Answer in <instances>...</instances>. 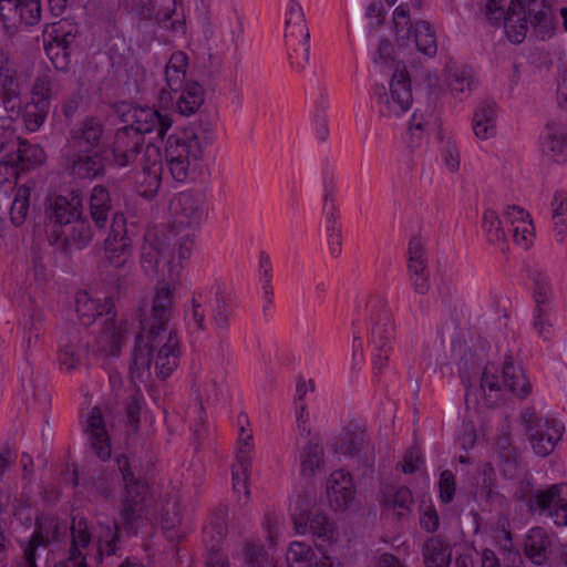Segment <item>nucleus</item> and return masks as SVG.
<instances>
[{"mask_svg":"<svg viewBox=\"0 0 567 567\" xmlns=\"http://www.w3.org/2000/svg\"><path fill=\"white\" fill-rule=\"evenodd\" d=\"M194 239L189 235L177 236L171 229H148L141 247L140 264L150 278L177 280L185 262L190 258Z\"/></svg>","mask_w":567,"mask_h":567,"instance_id":"f257e3e1","label":"nucleus"},{"mask_svg":"<svg viewBox=\"0 0 567 567\" xmlns=\"http://www.w3.org/2000/svg\"><path fill=\"white\" fill-rule=\"evenodd\" d=\"M181 355L179 339L173 329L140 331L132 353V377L144 381L154 367L155 374L166 379L178 368Z\"/></svg>","mask_w":567,"mask_h":567,"instance_id":"f03ea898","label":"nucleus"},{"mask_svg":"<svg viewBox=\"0 0 567 567\" xmlns=\"http://www.w3.org/2000/svg\"><path fill=\"white\" fill-rule=\"evenodd\" d=\"M214 142L209 121H198L169 135L165 143V164L174 181L185 183L197 169L204 153Z\"/></svg>","mask_w":567,"mask_h":567,"instance_id":"7ed1b4c3","label":"nucleus"},{"mask_svg":"<svg viewBox=\"0 0 567 567\" xmlns=\"http://www.w3.org/2000/svg\"><path fill=\"white\" fill-rule=\"evenodd\" d=\"M528 22L540 39L549 38L554 29L550 7L545 0H527L526 3L511 0L502 24L508 40L515 44L522 43L528 31Z\"/></svg>","mask_w":567,"mask_h":567,"instance_id":"20e7f679","label":"nucleus"},{"mask_svg":"<svg viewBox=\"0 0 567 567\" xmlns=\"http://www.w3.org/2000/svg\"><path fill=\"white\" fill-rule=\"evenodd\" d=\"M514 498L525 504L532 514L547 516L558 527L567 526V484H553L544 489L535 488L532 478L518 482Z\"/></svg>","mask_w":567,"mask_h":567,"instance_id":"39448f33","label":"nucleus"},{"mask_svg":"<svg viewBox=\"0 0 567 567\" xmlns=\"http://www.w3.org/2000/svg\"><path fill=\"white\" fill-rule=\"evenodd\" d=\"M115 461L124 485L120 511L121 527L128 536H136L144 522L148 487L145 481L134 475L127 456L118 455Z\"/></svg>","mask_w":567,"mask_h":567,"instance_id":"423d86ee","label":"nucleus"},{"mask_svg":"<svg viewBox=\"0 0 567 567\" xmlns=\"http://www.w3.org/2000/svg\"><path fill=\"white\" fill-rule=\"evenodd\" d=\"M133 252V243L126 229L124 215H114L111 230L104 240V265L112 268L109 272L110 284L118 291L131 284V268L128 265Z\"/></svg>","mask_w":567,"mask_h":567,"instance_id":"0eeeda50","label":"nucleus"},{"mask_svg":"<svg viewBox=\"0 0 567 567\" xmlns=\"http://www.w3.org/2000/svg\"><path fill=\"white\" fill-rule=\"evenodd\" d=\"M111 163L118 168H138L143 162L158 159L159 150L152 143L145 144L132 127H121L116 131L111 147Z\"/></svg>","mask_w":567,"mask_h":567,"instance_id":"6e6552de","label":"nucleus"},{"mask_svg":"<svg viewBox=\"0 0 567 567\" xmlns=\"http://www.w3.org/2000/svg\"><path fill=\"white\" fill-rule=\"evenodd\" d=\"M393 23L399 47L408 48L414 43L420 53L429 58L435 56L437 43L431 25L426 21L412 24L408 3H401L395 8Z\"/></svg>","mask_w":567,"mask_h":567,"instance_id":"1a4fd4ad","label":"nucleus"},{"mask_svg":"<svg viewBox=\"0 0 567 567\" xmlns=\"http://www.w3.org/2000/svg\"><path fill=\"white\" fill-rule=\"evenodd\" d=\"M374 94L379 114L386 118H398L412 105L411 80L405 65H396L390 81V91L384 85H375Z\"/></svg>","mask_w":567,"mask_h":567,"instance_id":"9d476101","label":"nucleus"},{"mask_svg":"<svg viewBox=\"0 0 567 567\" xmlns=\"http://www.w3.org/2000/svg\"><path fill=\"white\" fill-rule=\"evenodd\" d=\"M243 35L244 27L239 19H237L235 23L223 29L217 39H214L213 27L209 24L205 27L204 37L207 41L206 70L210 79H217L223 74L226 53L231 50L235 52L238 50Z\"/></svg>","mask_w":567,"mask_h":567,"instance_id":"9b49d317","label":"nucleus"},{"mask_svg":"<svg viewBox=\"0 0 567 567\" xmlns=\"http://www.w3.org/2000/svg\"><path fill=\"white\" fill-rule=\"evenodd\" d=\"M364 312L370 320L369 346L374 351L390 352L395 338V326L388 300L380 295L370 296Z\"/></svg>","mask_w":567,"mask_h":567,"instance_id":"f8f14e48","label":"nucleus"},{"mask_svg":"<svg viewBox=\"0 0 567 567\" xmlns=\"http://www.w3.org/2000/svg\"><path fill=\"white\" fill-rule=\"evenodd\" d=\"M522 419L533 451L539 456L549 455L563 436V423L555 419L538 417L532 409H525Z\"/></svg>","mask_w":567,"mask_h":567,"instance_id":"ddd939ff","label":"nucleus"},{"mask_svg":"<svg viewBox=\"0 0 567 567\" xmlns=\"http://www.w3.org/2000/svg\"><path fill=\"white\" fill-rule=\"evenodd\" d=\"M481 388L489 392H499L508 390L519 399L528 396L532 390V384L528 381L523 368L515 364L512 358H506L502 369V381L496 374L494 367L486 365L481 380Z\"/></svg>","mask_w":567,"mask_h":567,"instance_id":"4468645a","label":"nucleus"},{"mask_svg":"<svg viewBox=\"0 0 567 567\" xmlns=\"http://www.w3.org/2000/svg\"><path fill=\"white\" fill-rule=\"evenodd\" d=\"M87 549L83 550L81 567H100L103 558L116 555L120 550V527L116 522H97Z\"/></svg>","mask_w":567,"mask_h":567,"instance_id":"2eb2a0df","label":"nucleus"},{"mask_svg":"<svg viewBox=\"0 0 567 567\" xmlns=\"http://www.w3.org/2000/svg\"><path fill=\"white\" fill-rule=\"evenodd\" d=\"M40 19V0H0V23L9 37L16 34L20 25H34Z\"/></svg>","mask_w":567,"mask_h":567,"instance_id":"dca6fc26","label":"nucleus"},{"mask_svg":"<svg viewBox=\"0 0 567 567\" xmlns=\"http://www.w3.org/2000/svg\"><path fill=\"white\" fill-rule=\"evenodd\" d=\"M89 341L82 331L69 327L58 340L56 361L61 371L72 373L83 365L89 353Z\"/></svg>","mask_w":567,"mask_h":567,"instance_id":"f3484780","label":"nucleus"},{"mask_svg":"<svg viewBox=\"0 0 567 567\" xmlns=\"http://www.w3.org/2000/svg\"><path fill=\"white\" fill-rule=\"evenodd\" d=\"M171 212L177 225L197 228L207 217L206 196L202 192H182L172 199Z\"/></svg>","mask_w":567,"mask_h":567,"instance_id":"a211bd4d","label":"nucleus"},{"mask_svg":"<svg viewBox=\"0 0 567 567\" xmlns=\"http://www.w3.org/2000/svg\"><path fill=\"white\" fill-rule=\"evenodd\" d=\"M174 305V288L169 282H161L155 291L150 316L138 315L140 331L169 329Z\"/></svg>","mask_w":567,"mask_h":567,"instance_id":"6ab92c4d","label":"nucleus"},{"mask_svg":"<svg viewBox=\"0 0 567 567\" xmlns=\"http://www.w3.org/2000/svg\"><path fill=\"white\" fill-rule=\"evenodd\" d=\"M131 328L132 324L124 318L117 319L116 313L105 318L95 339L93 351L105 357H117Z\"/></svg>","mask_w":567,"mask_h":567,"instance_id":"aec40b11","label":"nucleus"},{"mask_svg":"<svg viewBox=\"0 0 567 567\" xmlns=\"http://www.w3.org/2000/svg\"><path fill=\"white\" fill-rule=\"evenodd\" d=\"M542 154L550 162L564 164L567 161V123L549 121L540 135Z\"/></svg>","mask_w":567,"mask_h":567,"instance_id":"412c9836","label":"nucleus"},{"mask_svg":"<svg viewBox=\"0 0 567 567\" xmlns=\"http://www.w3.org/2000/svg\"><path fill=\"white\" fill-rule=\"evenodd\" d=\"M82 215V197L80 192L72 190L68 195L53 197L47 209V217L54 225L65 229Z\"/></svg>","mask_w":567,"mask_h":567,"instance_id":"4be33fe9","label":"nucleus"},{"mask_svg":"<svg viewBox=\"0 0 567 567\" xmlns=\"http://www.w3.org/2000/svg\"><path fill=\"white\" fill-rule=\"evenodd\" d=\"M89 213L95 226V229L103 231L110 228L114 220V215H123L122 213L114 212L111 194L106 186L95 185L91 189L89 198Z\"/></svg>","mask_w":567,"mask_h":567,"instance_id":"5701e85b","label":"nucleus"},{"mask_svg":"<svg viewBox=\"0 0 567 567\" xmlns=\"http://www.w3.org/2000/svg\"><path fill=\"white\" fill-rule=\"evenodd\" d=\"M64 158L65 169L75 178L94 179L104 175V164L99 153L68 150Z\"/></svg>","mask_w":567,"mask_h":567,"instance_id":"b1692460","label":"nucleus"},{"mask_svg":"<svg viewBox=\"0 0 567 567\" xmlns=\"http://www.w3.org/2000/svg\"><path fill=\"white\" fill-rule=\"evenodd\" d=\"M172 124L173 121L167 114L151 107H140L134 110L132 124L125 127H132L141 137L155 133L156 137L162 140Z\"/></svg>","mask_w":567,"mask_h":567,"instance_id":"393cba45","label":"nucleus"},{"mask_svg":"<svg viewBox=\"0 0 567 567\" xmlns=\"http://www.w3.org/2000/svg\"><path fill=\"white\" fill-rule=\"evenodd\" d=\"M555 540V536L545 528L533 527L525 536L524 554L534 565H545L554 551Z\"/></svg>","mask_w":567,"mask_h":567,"instance_id":"a878e982","label":"nucleus"},{"mask_svg":"<svg viewBox=\"0 0 567 567\" xmlns=\"http://www.w3.org/2000/svg\"><path fill=\"white\" fill-rule=\"evenodd\" d=\"M84 432L87 434L90 447L101 460L106 461L111 457L110 437L105 429V421L99 406H94L86 419Z\"/></svg>","mask_w":567,"mask_h":567,"instance_id":"bb28decb","label":"nucleus"},{"mask_svg":"<svg viewBox=\"0 0 567 567\" xmlns=\"http://www.w3.org/2000/svg\"><path fill=\"white\" fill-rule=\"evenodd\" d=\"M75 311L81 324L89 327L100 317L110 318L115 315L111 297L103 300L91 297L86 291H80L75 297Z\"/></svg>","mask_w":567,"mask_h":567,"instance_id":"cd10ccee","label":"nucleus"},{"mask_svg":"<svg viewBox=\"0 0 567 567\" xmlns=\"http://www.w3.org/2000/svg\"><path fill=\"white\" fill-rule=\"evenodd\" d=\"M327 496L330 506L336 511L347 508L354 497L350 473L342 470L331 473L327 481Z\"/></svg>","mask_w":567,"mask_h":567,"instance_id":"c85d7f7f","label":"nucleus"},{"mask_svg":"<svg viewBox=\"0 0 567 567\" xmlns=\"http://www.w3.org/2000/svg\"><path fill=\"white\" fill-rule=\"evenodd\" d=\"M103 134L102 124L94 120L89 118L84 121L80 127L73 128L68 141V150L96 153L94 148L100 144Z\"/></svg>","mask_w":567,"mask_h":567,"instance_id":"c756f323","label":"nucleus"},{"mask_svg":"<svg viewBox=\"0 0 567 567\" xmlns=\"http://www.w3.org/2000/svg\"><path fill=\"white\" fill-rule=\"evenodd\" d=\"M162 164L158 159L143 162L136 169L134 179L137 193L146 199L156 196L161 186Z\"/></svg>","mask_w":567,"mask_h":567,"instance_id":"7c9ffc66","label":"nucleus"},{"mask_svg":"<svg viewBox=\"0 0 567 567\" xmlns=\"http://www.w3.org/2000/svg\"><path fill=\"white\" fill-rule=\"evenodd\" d=\"M321 557L317 558L311 546L303 542H292L287 550L288 567H332L330 557L318 546Z\"/></svg>","mask_w":567,"mask_h":567,"instance_id":"2f4dec72","label":"nucleus"},{"mask_svg":"<svg viewBox=\"0 0 567 567\" xmlns=\"http://www.w3.org/2000/svg\"><path fill=\"white\" fill-rule=\"evenodd\" d=\"M380 504L388 511H393L398 518L406 516L413 505V495L403 485H385L381 491Z\"/></svg>","mask_w":567,"mask_h":567,"instance_id":"473e14b6","label":"nucleus"},{"mask_svg":"<svg viewBox=\"0 0 567 567\" xmlns=\"http://www.w3.org/2000/svg\"><path fill=\"white\" fill-rule=\"evenodd\" d=\"M425 567H449L452 560V544L443 536H432L422 546Z\"/></svg>","mask_w":567,"mask_h":567,"instance_id":"72a5a7b5","label":"nucleus"},{"mask_svg":"<svg viewBox=\"0 0 567 567\" xmlns=\"http://www.w3.org/2000/svg\"><path fill=\"white\" fill-rule=\"evenodd\" d=\"M175 110L183 116L195 114L205 101V90L197 81H186L178 90Z\"/></svg>","mask_w":567,"mask_h":567,"instance_id":"f704fd0d","label":"nucleus"},{"mask_svg":"<svg viewBox=\"0 0 567 567\" xmlns=\"http://www.w3.org/2000/svg\"><path fill=\"white\" fill-rule=\"evenodd\" d=\"M497 105L493 101L481 102L473 114V131L477 138L487 140L496 135Z\"/></svg>","mask_w":567,"mask_h":567,"instance_id":"c9c22d12","label":"nucleus"},{"mask_svg":"<svg viewBox=\"0 0 567 567\" xmlns=\"http://www.w3.org/2000/svg\"><path fill=\"white\" fill-rule=\"evenodd\" d=\"M96 233L95 226H91L90 221L82 216L61 230L59 236L63 237L64 244L71 249H83L90 245Z\"/></svg>","mask_w":567,"mask_h":567,"instance_id":"e433bc0d","label":"nucleus"},{"mask_svg":"<svg viewBox=\"0 0 567 567\" xmlns=\"http://www.w3.org/2000/svg\"><path fill=\"white\" fill-rule=\"evenodd\" d=\"M227 535L226 512L214 513L203 529V542L206 551H221V545Z\"/></svg>","mask_w":567,"mask_h":567,"instance_id":"4c0bfd02","label":"nucleus"},{"mask_svg":"<svg viewBox=\"0 0 567 567\" xmlns=\"http://www.w3.org/2000/svg\"><path fill=\"white\" fill-rule=\"evenodd\" d=\"M286 39H300V41L309 42L310 32L307 27L305 13L299 2L291 0L287 7L286 13Z\"/></svg>","mask_w":567,"mask_h":567,"instance_id":"58836bf2","label":"nucleus"},{"mask_svg":"<svg viewBox=\"0 0 567 567\" xmlns=\"http://www.w3.org/2000/svg\"><path fill=\"white\" fill-rule=\"evenodd\" d=\"M292 519L297 533L305 534L307 528H309L313 536L321 538L323 542L332 537V528L327 517L322 514L309 515L303 513L299 517L293 514Z\"/></svg>","mask_w":567,"mask_h":567,"instance_id":"ea45409f","label":"nucleus"},{"mask_svg":"<svg viewBox=\"0 0 567 567\" xmlns=\"http://www.w3.org/2000/svg\"><path fill=\"white\" fill-rule=\"evenodd\" d=\"M450 92L458 101L466 100L475 87L474 71L470 66L456 68L450 71L447 78Z\"/></svg>","mask_w":567,"mask_h":567,"instance_id":"a19ab883","label":"nucleus"},{"mask_svg":"<svg viewBox=\"0 0 567 567\" xmlns=\"http://www.w3.org/2000/svg\"><path fill=\"white\" fill-rule=\"evenodd\" d=\"M529 279L533 281V298L535 307H553L555 293L548 275L540 268H533L528 272Z\"/></svg>","mask_w":567,"mask_h":567,"instance_id":"79ce46f5","label":"nucleus"},{"mask_svg":"<svg viewBox=\"0 0 567 567\" xmlns=\"http://www.w3.org/2000/svg\"><path fill=\"white\" fill-rule=\"evenodd\" d=\"M212 322L217 331H227L230 326L233 307L230 300L220 287L217 288L215 299L210 305Z\"/></svg>","mask_w":567,"mask_h":567,"instance_id":"37998d69","label":"nucleus"},{"mask_svg":"<svg viewBox=\"0 0 567 567\" xmlns=\"http://www.w3.org/2000/svg\"><path fill=\"white\" fill-rule=\"evenodd\" d=\"M482 228L486 235L487 241L491 245L498 247L503 252L508 249L506 243V234L496 212L492 209H486L484 212Z\"/></svg>","mask_w":567,"mask_h":567,"instance_id":"c03bdc74","label":"nucleus"},{"mask_svg":"<svg viewBox=\"0 0 567 567\" xmlns=\"http://www.w3.org/2000/svg\"><path fill=\"white\" fill-rule=\"evenodd\" d=\"M49 544V537L43 534L41 527H37L28 542L20 543L23 551V559L17 563V567H38V550L40 547L47 548Z\"/></svg>","mask_w":567,"mask_h":567,"instance_id":"a18cd8bd","label":"nucleus"},{"mask_svg":"<svg viewBox=\"0 0 567 567\" xmlns=\"http://www.w3.org/2000/svg\"><path fill=\"white\" fill-rule=\"evenodd\" d=\"M323 446L317 440H311L300 454L301 474L312 476L323 465Z\"/></svg>","mask_w":567,"mask_h":567,"instance_id":"49530a36","label":"nucleus"},{"mask_svg":"<svg viewBox=\"0 0 567 567\" xmlns=\"http://www.w3.org/2000/svg\"><path fill=\"white\" fill-rule=\"evenodd\" d=\"M30 206V188L20 186L14 192L13 200L10 204V220L14 226H21L28 216Z\"/></svg>","mask_w":567,"mask_h":567,"instance_id":"de8ad7c7","label":"nucleus"},{"mask_svg":"<svg viewBox=\"0 0 567 567\" xmlns=\"http://www.w3.org/2000/svg\"><path fill=\"white\" fill-rule=\"evenodd\" d=\"M365 442V434L363 432L355 433L347 431L341 433L340 444L337 446V451L344 455L355 457L359 456L364 449Z\"/></svg>","mask_w":567,"mask_h":567,"instance_id":"09e8293b","label":"nucleus"},{"mask_svg":"<svg viewBox=\"0 0 567 567\" xmlns=\"http://www.w3.org/2000/svg\"><path fill=\"white\" fill-rule=\"evenodd\" d=\"M76 27L64 20L52 24V29L51 31H47V35L49 39H52L58 44L69 50L76 38Z\"/></svg>","mask_w":567,"mask_h":567,"instance_id":"8fccbe9b","label":"nucleus"},{"mask_svg":"<svg viewBox=\"0 0 567 567\" xmlns=\"http://www.w3.org/2000/svg\"><path fill=\"white\" fill-rule=\"evenodd\" d=\"M553 220L556 226V238L558 241H564L567 233L564 229H558V225H563L567 220V194L557 190L551 200Z\"/></svg>","mask_w":567,"mask_h":567,"instance_id":"3c124183","label":"nucleus"},{"mask_svg":"<svg viewBox=\"0 0 567 567\" xmlns=\"http://www.w3.org/2000/svg\"><path fill=\"white\" fill-rule=\"evenodd\" d=\"M251 464L235 463L233 465V488L235 493L244 494V504H247L250 496L248 481Z\"/></svg>","mask_w":567,"mask_h":567,"instance_id":"603ef678","label":"nucleus"},{"mask_svg":"<svg viewBox=\"0 0 567 567\" xmlns=\"http://www.w3.org/2000/svg\"><path fill=\"white\" fill-rule=\"evenodd\" d=\"M45 153L39 145H33L28 142H20L18 147V159L22 168L25 165H39L43 163Z\"/></svg>","mask_w":567,"mask_h":567,"instance_id":"864d4df0","label":"nucleus"},{"mask_svg":"<svg viewBox=\"0 0 567 567\" xmlns=\"http://www.w3.org/2000/svg\"><path fill=\"white\" fill-rule=\"evenodd\" d=\"M205 309L203 305L194 297L190 309L185 310V320L192 332H202L206 330Z\"/></svg>","mask_w":567,"mask_h":567,"instance_id":"5fc2aeb1","label":"nucleus"},{"mask_svg":"<svg viewBox=\"0 0 567 567\" xmlns=\"http://www.w3.org/2000/svg\"><path fill=\"white\" fill-rule=\"evenodd\" d=\"M49 109L31 103L23 111V122L29 132L38 131L44 123Z\"/></svg>","mask_w":567,"mask_h":567,"instance_id":"6e6d98bb","label":"nucleus"},{"mask_svg":"<svg viewBox=\"0 0 567 567\" xmlns=\"http://www.w3.org/2000/svg\"><path fill=\"white\" fill-rule=\"evenodd\" d=\"M52 97V83L48 75L39 76L32 87V102L40 106L50 107Z\"/></svg>","mask_w":567,"mask_h":567,"instance_id":"4d7b16f0","label":"nucleus"},{"mask_svg":"<svg viewBox=\"0 0 567 567\" xmlns=\"http://www.w3.org/2000/svg\"><path fill=\"white\" fill-rule=\"evenodd\" d=\"M44 50L53 66L60 71H66L70 63L69 52L61 44H58L52 39L44 43Z\"/></svg>","mask_w":567,"mask_h":567,"instance_id":"13d9d810","label":"nucleus"},{"mask_svg":"<svg viewBox=\"0 0 567 567\" xmlns=\"http://www.w3.org/2000/svg\"><path fill=\"white\" fill-rule=\"evenodd\" d=\"M551 313L553 307H542V311L539 307H535L534 310V328L538 336L544 339H548L553 331Z\"/></svg>","mask_w":567,"mask_h":567,"instance_id":"bf43d9fd","label":"nucleus"},{"mask_svg":"<svg viewBox=\"0 0 567 567\" xmlns=\"http://www.w3.org/2000/svg\"><path fill=\"white\" fill-rule=\"evenodd\" d=\"M506 14L507 6H505V0H487L484 9V16L492 25H502Z\"/></svg>","mask_w":567,"mask_h":567,"instance_id":"052dcab7","label":"nucleus"},{"mask_svg":"<svg viewBox=\"0 0 567 567\" xmlns=\"http://www.w3.org/2000/svg\"><path fill=\"white\" fill-rule=\"evenodd\" d=\"M440 499L444 504H449L453 501L456 492L455 476L450 470H445L441 473L439 480Z\"/></svg>","mask_w":567,"mask_h":567,"instance_id":"680f3d73","label":"nucleus"},{"mask_svg":"<svg viewBox=\"0 0 567 567\" xmlns=\"http://www.w3.org/2000/svg\"><path fill=\"white\" fill-rule=\"evenodd\" d=\"M0 97L9 118L18 117L21 114L22 101L20 97V87L10 91H0Z\"/></svg>","mask_w":567,"mask_h":567,"instance_id":"e2e57ef3","label":"nucleus"},{"mask_svg":"<svg viewBox=\"0 0 567 567\" xmlns=\"http://www.w3.org/2000/svg\"><path fill=\"white\" fill-rule=\"evenodd\" d=\"M245 563L250 567H262L266 563V551L259 543L247 542L244 547Z\"/></svg>","mask_w":567,"mask_h":567,"instance_id":"0e129e2a","label":"nucleus"},{"mask_svg":"<svg viewBox=\"0 0 567 567\" xmlns=\"http://www.w3.org/2000/svg\"><path fill=\"white\" fill-rule=\"evenodd\" d=\"M254 450L252 434L240 427L236 463L251 464L250 453Z\"/></svg>","mask_w":567,"mask_h":567,"instance_id":"69168bd1","label":"nucleus"},{"mask_svg":"<svg viewBox=\"0 0 567 567\" xmlns=\"http://www.w3.org/2000/svg\"><path fill=\"white\" fill-rule=\"evenodd\" d=\"M420 525L427 533H434L440 525L439 514L432 503L423 502L421 504Z\"/></svg>","mask_w":567,"mask_h":567,"instance_id":"338daca9","label":"nucleus"},{"mask_svg":"<svg viewBox=\"0 0 567 567\" xmlns=\"http://www.w3.org/2000/svg\"><path fill=\"white\" fill-rule=\"evenodd\" d=\"M219 390L215 379L206 378L199 384L197 399L199 400L200 410H203V403H213L218 400Z\"/></svg>","mask_w":567,"mask_h":567,"instance_id":"774afa93","label":"nucleus"}]
</instances>
